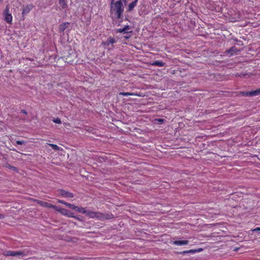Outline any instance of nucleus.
Returning <instances> with one entry per match:
<instances>
[{"instance_id":"nucleus-13","label":"nucleus","mask_w":260,"mask_h":260,"mask_svg":"<svg viewBox=\"0 0 260 260\" xmlns=\"http://www.w3.org/2000/svg\"><path fill=\"white\" fill-rule=\"evenodd\" d=\"M138 0H135L132 3H130L128 6L127 10L131 12L136 6Z\"/></svg>"},{"instance_id":"nucleus-1","label":"nucleus","mask_w":260,"mask_h":260,"mask_svg":"<svg viewBox=\"0 0 260 260\" xmlns=\"http://www.w3.org/2000/svg\"><path fill=\"white\" fill-rule=\"evenodd\" d=\"M110 14L113 17H114L117 19H120L122 18V14L124 12V6L121 0L113 2L112 3L111 2Z\"/></svg>"},{"instance_id":"nucleus-9","label":"nucleus","mask_w":260,"mask_h":260,"mask_svg":"<svg viewBox=\"0 0 260 260\" xmlns=\"http://www.w3.org/2000/svg\"><path fill=\"white\" fill-rule=\"evenodd\" d=\"M38 203L42 207H47L49 208H52L56 210L57 209V207L55 205H53L50 203L48 202L43 201H38Z\"/></svg>"},{"instance_id":"nucleus-28","label":"nucleus","mask_w":260,"mask_h":260,"mask_svg":"<svg viewBox=\"0 0 260 260\" xmlns=\"http://www.w3.org/2000/svg\"><path fill=\"white\" fill-rule=\"evenodd\" d=\"M4 216L3 214H0V219L3 218Z\"/></svg>"},{"instance_id":"nucleus-15","label":"nucleus","mask_w":260,"mask_h":260,"mask_svg":"<svg viewBox=\"0 0 260 260\" xmlns=\"http://www.w3.org/2000/svg\"><path fill=\"white\" fill-rule=\"evenodd\" d=\"M59 4L62 9H66L68 7V4L67 0H58Z\"/></svg>"},{"instance_id":"nucleus-24","label":"nucleus","mask_w":260,"mask_h":260,"mask_svg":"<svg viewBox=\"0 0 260 260\" xmlns=\"http://www.w3.org/2000/svg\"><path fill=\"white\" fill-rule=\"evenodd\" d=\"M53 121L56 123H58V124L61 123V120L58 118L54 119Z\"/></svg>"},{"instance_id":"nucleus-2","label":"nucleus","mask_w":260,"mask_h":260,"mask_svg":"<svg viewBox=\"0 0 260 260\" xmlns=\"http://www.w3.org/2000/svg\"><path fill=\"white\" fill-rule=\"evenodd\" d=\"M83 214H85L89 218H96L99 219H102L105 218L104 214L99 212H94L90 210H87L86 209L85 213H83Z\"/></svg>"},{"instance_id":"nucleus-11","label":"nucleus","mask_w":260,"mask_h":260,"mask_svg":"<svg viewBox=\"0 0 260 260\" xmlns=\"http://www.w3.org/2000/svg\"><path fill=\"white\" fill-rule=\"evenodd\" d=\"M60 195L64 198H73L74 194L73 193L61 189L59 191Z\"/></svg>"},{"instance_id":"nucleus-22","label":"nucleus","mask_w":260,"mask_h":260,"mask_svg":"<svg viewBox=\"0 0 260 260\" xmlns=\"http://www.w3.org/2000/svg\"><path fill=\"white\" fill-rule=\"evenodd\" d=\"M16 143L17 145H22V144H25L26 142H25L23 140H22V141L17 140V141H16Z\"/></svg>"},{"instance_id":"nucleus-33","label":"nucleus","mask_w":260,"mask_h":260,"mask_svg":"<svg viewBox=\"0 0 260 260\" xmlns=\"http://www.w3.org/2000/svg\"><path fill=\"white\" fill-rule=\"evenodd\" d=\"M123 1H125V0H123Z\"/></svg>"},{"instance_id":"nucleus-4","label":"nucleus","mask_w":260,"mask_h":260,"mask_svg":"<svg viewBox=\"0 0 260 260\" xmlns=\"http://www.w3.org/2000/svg\"><path fill=\"white\" fill-rule=\"evenodd\" d=\"M4 254L6 256H21L22 257L25 255L24 252L11 250L6 251Z\"/></svg>"},{"instance_id":"nucleus-23","label":"nucleus","mask_w":260,"mask_h":260,"mask_svg":"<svg viewBox=\"0 0 260 260\" xmlns=\"http://www.w3.org/2000/svg\"><path fill=\"white\" fill-rule=\"evenodd\" d=\"M57 202L59 203H60V204H64V205H66V206H67V205L68 204H70V203H67V202H64V201L63 200H58L57 201Z\"/></svg>"},{"instance_id":"nucleus-12","label":"nucleus","mask_w":260,"mask_h":260,"mask_svg":"<svg viewBox=\"0 0 260 260\" xmlns=\"http://www.w3.org/2000/svg\"><path fill=\"white\" fill-rule=\"evenodd\" d=\"M188 240H176L173 242V244L178 246L185 245L188 244Z\"/></svg>"},{"instance_id":"nucleus-26","label":"nucleus","mask_w":260,"mask_h":260,"mask_svg":"<svg viewBox=\"0 0 260 260\" xmlns=\"http://www.w3.org/2000/svg\"><path fill=\"white\" fill-rule=\"evenodd\" d=\"M21 112L23 114H27L26 111L25 110H24V109L22 110Z\"/></svg>"},{"instance_id":"nucleus-7","label":"nucleus","mask_w":260,"mask_h":260,"mask_svg":"<svg viewBox=\"0 0 260 260\" xmlns=\"http://www.w3.org/2000/svg\"><path fill=\"white\" fill-rule=\"evenodd\" d=\"M260 93V89L250 91H241L240 94L245 96H254L258 95Z\"/></svg>"},{"instance_id":"nucleus-14","label":"nucleus","mask_w":260,"mask_h":260,"mask_svg":"<svg viewBox=\"0 0 260 260\" xmlns=\"http://www.w3.org/2000/svg\"><path fill=\"white\" fill-rule=\"evenodd\" d=\"M69 24V22H65L62 24H61L59 25V31L61 32H63L68 27V25Z\"/></svg>"},{"instance_id":"nucleus-20","label":"nucleus","mask_w":260,"mask_h":260,"mask_svg":"<svg viewBox=\"0 0 260 260\" xmlns=\"http://www.w3.org/2000/svg\"><path fill=\"white\" fill-rule=\"evenodd\" d=\"M49 145L52 147V148L53 150H59V147L57 145L53 144H49Z\"/></svg>"},{"instance_id":"nucleus-30","label":"nucleus","mask_w":260,"mask_h":260,"mask_svg":"<svg viewBox=\"0 0 260 260\" xmlns=\"http://www.w3.org/2000/svg\"><path fill=\"white\" fill-rule=\"evenodd\" d=\"M75 217H77V218H75L76 219H78V220H80L81 219H80V218L78 216H75Z\"/></svg>"},{"instance_id":"nucleus-8","label":"nucleus","mask_w":260,"mask_h":260,"mask_svg":"<svg viewBox=\"0 0 260 260\" xmlns=\"http://www.w3.org/2000/svg\"><path fill=\"white\" fill-rule=\"evenodd\" d=\"M240 50L238 49L235 46H233L231 47L230 49H227L225 51V53L229 56H232L234 55L237 54V52H240Z\"/></svg>"},{"instance_id":"nucleus-17","label":"nucleus","mask_w":260,"mask_h":260,"mask_svg":"<svg viewBox=\"0 0 260 260\" xmlns=\"http://www.w3.org/2000/svg\"><path fill=\"white\" fill-rule=\"evenodd\" d=\"M153 66H158V67H164L165 64L164 62L159 60H156L152 63L151 64Z\"/></svg>"},{"instance_id":"nucleus-5","label":"nucleus","mask_w":260,"mask_h":260,"mask_svg":"<svg viewBox=\"0 0 260 260\" xmlns=\"http://www.w3.org/2000/svg\"><path fill=\"white\" fill-rule=\"evenodd\" d=\"M56 211H58L60 213H61L63 215H66L69 217H72V218H77V217H75L74 215V214L70 211L69 210H68L64 208H58L57 207V209H56Z\"/></svg>"},{"instance_id":"nucleus-32","label":"nucleus","mask_w":260,"mask_h":260,"mask_svg":"<svg viewBox=\"0 0 260 260\" xmlns=\"http://www.w3.org/2000/svg\"><path fill=\"white\" fill-rule=\"evenodd\" d=\"M115 0H111V2H112V3H113V2H114Z\"/></svg>"},{"instance_id":"nucleus-16","label":"nucleus","mask_w":260,"mask_h":260,"mask_svg":"<svg viewBox=\"0 0 260 260\" xmlns=\"http://www.w3.org/2000/svg\"><path fill=\"white\" fill-rule=\"evenodd\" d=\"M202 250L201 249H199L198 250L197 249H191V250H185V251H182V252H180V253H182V254H187V253H194L197 252H199V251H201Z\"/></svg>"},{"instance_id":"nucleus-3","label":"nucleus","mask_w":260,"mask_h":260,"mask_svg":"<svg viewBox=\"0 0 260 260\" xmlns=\"http://www.w3.org/2000/svg\"><path fill=\"white\" fill-rule=\"evenodd\" d=\"M3 16L4 20L9 24H12L13 17L11 13L10 12V7L8 5L6 6L4 12Z\"/></svg>"},{"instance_id":"nucleus-19","label":"nucleus","mask_w":260,"mask_h":260,"mask_svg":"<svg viewBox=\"0 0 260 260\" xmlns=\"http://www.w3.org/2000/svg\"><path fill=\"white\" fill-rule=\"evenodd\" d=\"M119 95H122L124 96H128V95H138V94L134 93V92H121L119 93Z\"/></svg>"},{"instance_id":"nucleus-29","label":"nucleus","mask_w":260,"mask_h":260,"mask_svg":"<svg viewBox=\"0 0 260 260\" xmlns=\"http://www.w3.org/2000/svg\"><path fill=\"white\" fill-rule=\"evenodd\" d=\"M11 168H12L13 170H17V168L16 167H11Z\"/></svg>"},{"instance_id":"nucleus-10","label":"nucleus","mask_w":260,"mask_h":260,"mask_svg":"<svg viewBox=\"0 0 260 260\" xmlns=\"http://www.w3.org/2000/svg\"><path fill=\"white\" fill-rule=\"evenodd\" d=\"M34 5L32 4H28L26 6H23L22 7V15H25L29 13V12L33 9Z\"/></svg>"},{"instance_id":"nucleus-25","label":"nucleus","mask_w":260,"mask_h":260,"mask_svg":"<svg viewBox=\"0 0 260 260\" xmlns=\"http://www.w3.org/2000/svg\"><path fill=\"white\" fill-rule=\"evenodd\" d=\"M253 232H259L260 231V228L257 227L253 230H252Z\"/></svg>"},{"instance_id":"nucleus-6","label":"nucleus","mask_w":260,"mask_h":260,"mask_svg":"<svg viewBox=\"0 0 260 260\" xmlns=\"http://www.w3.org/2000/svg\"><path fill=\"white\" fill-rule=\"evenodd\" d=\"M67 207L69 208L72 209V210H75L76 211L78 212V213H85V208L82 207H79L75 205L74 204H68Z\"/></svg>"},{"instance_id":"nucleus-18","label":"nucleus","mask_w":260,"mask_h":260,"mask_svg":"<svg viewBox=\"0 0 260 260\" xmlns=\"http://www.w3.org/2000/svg\"><path fill=\"white\" fill-rule=\"evenodd\" d=\"M130 29V27L129 25H125L122 28H118L116 30V32H125L126 30H128Z\"/></svg>"},{"instance_id":"nucleus-27","label":"nucleus","mask_w":260,"mask_h":260,"mask_svg":"<svg viewBox=\"0 0 260 260\" xmlns=\"http://www.w3.org/2000/svg\"><path fill=\"white\" fill-rule=\"evenodd\" d=\"M157 120H158L159 122H161V123L163 122H164V120L163 119H157Z\"/></svg>"},{"instance_id":"nucleus-31","label":"nucleus","mask_w":260,"mask_h":260,"mask_svg":"<svg viewBox=\"0 0 260 260\" xmlns=\"http://www.w3.org/2000/svg\"><path fill=\"white\" fill-rule=\"evenodd\" d=\"M130 37V36H125L124 38L126 39H129Z\"/></svg>"},{"instance_id":"nucleus-21","label":"nucleus","mask_w":260,"mask_h":260,"mask_svg":"<svg viewBox=\"0 0 260 260\" xmlns=\"http://www.w3.org/2000/svg\"><path fill=\"white\" fill-rule=\"evenodd\" d=\"M107 42L108 43V44H113V43H115V41L114 38H109L107 40Z\"/></svg>"}]
</instances>
